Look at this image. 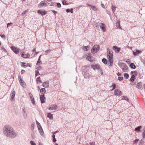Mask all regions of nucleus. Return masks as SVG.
<instances>
[{"label":"nucleus","instance_id":"obj_1","mask_svg":"<svg viewBox=\"0 0 145 145\" xmlns=\"http://www.w3.org/2000/svg\"><path fill=\"white\" fill-rule=\"evenodd\" d=\"M3 132L5 136L9 138H14L16 135L15 132L9 125H6L4 127Z\"/></svg>","mask_w":145,"mask_h":145},{"label":"nucleus","instance_id":"obj_2","mask_svg":"<svg viewBox=\"0 0 145 145\" xmlns=\"http://www.w3.org/2000/svg\"><path fill=\"white\" fill-rule=\"evenodd\" d=\"M100 48L99 45H96L93 46L91 49V52L93 54H95L98 52Z\"/></svg>","mask_w":145,"mask_h":145},{"label":"nucleus","instance_id":"obj_3","mask_svg":"<svg viewBox=\"0 0 145 145\" xmlns=\"http://www.w3.org/2000/svg\"><path fill=\"white\" fill-rule=\"evenodd\" d=\"M107 57L108 59L109 60H113V55L112 53H111L110 49L109 48L107 49Z\"/></svg>","mask_w":145,"mask_h":145},{"label":"nucleus","instance_id":"obj_4","mask_svg":"<svg viewBox=\"0 0 145 145\" xmlns=\"http://www.w3.org/2000/svg\"><path fill=\"white\" fill-rule=\"evenodd\" d=\"M92 68L94 70L99 71L100 69L99 66L97 64H93L91 65Z\"/></svg>","mask_w":145,"mask_h":145},{"label":"nucleus","instance_id":"obj_5","mask_svg":"<svg viewBox=\"0 0 145 145\" xmlns=\"http://www.w3.org/2000/svg\"><path fill=\"white\" fill-rule=\"evenodd\" d=\"M48 109L50 110H57V106L56 105L53 104L50 106L48 108Z\"/></svg>","mask_w":145,"mask_h":145},{"label":"nucleus","instance_id":"obj_6","mask_svg":"<svg viewBox=\"0 0 145 145\" xmlns=\"http://www.w3.org/2000/svg\"><path fill=\"white\" fill-rule=\"evenodd\" d=\"M38 13L42 16L46 14L47 13V11L44 10H39L37 11Z\"/></svg>","mask_w":145,"mask_h":145},{"label":"nucleus","instance_id":"obj_7","mask_svg":"<svg viewBox=\"0 0 145 145\" xmlns=\"http://www.w3.org/2000/svg\"><path fill=\"white\" fill-rule=\"evenodd\" d=\"M22 114L24 118L26 119L27 117V114L25 108L23 107L22 109Z\"/></svg>","mask_w":145,"mask_h":145},{"label":"nucleus","instance_id":"obj_8","mask_svg":"<svg viewBox=\"0 0 145 145\" xmlns=\"http://www.w3.org/2000/svg\"><path fill=\"white\" fill-rule=\"evenodd\" d=\"M99 26L101 29L103 31H106L105 25L102 23H101L99 25Z\"/></svg>","mask_w":145,"mask_h":145},{"label":"nucleus","instance_id":"obj_9","mask_svg":"<svg viewBox=\"0 0 145 145\" xmlns=\"http://www.w3.org/2000/svg\"><path fill=\"white\" fill-rule=\"evenodd\" d=\"M12 50L16 54H18L19 52V49L14 46H12L10 47Z\"/></svg>","mask_w":145,"mask_h":145},{"label":"nucleus","instance_id":"obj_10","mask_svg":"<svg viewBox=\"0 0 145 145\" xmlns=\"http://www.w3.org/2000/svg\"><path fill=\"white\" fill-rule=\"evenodd\" d=\"M39 6L40 7H42L43 6H47L48 5L47 4L46 1H41L39 4Z\"/></svg>","mask_w":145,"mask_h":145},{"label":"nucleus","instance_id":"obj_11","mask_svg":"<svg viewBox=\"0 0 145 145\" xmlns=\"http://www.w3.org/2000/svg\"><path fill=\"white\" fill-rule=\"evenodd\" d=\"M21 56L22 57L24 58H27L29 57L30 56V55L28 53L25 54L23 52L21 53Z\"/></svg>","mask_w":145,"mask_h":145},{"label":"nucleus","instance_id":"obj_12","mask_svg":"<svg viewBox=\"0 0 145 145\" xmlns=\"http://www.w3.org/2000/svg\"><path fill=\"white\" fill-rule=\"evenodd\" d=\"M114 94L116 95H120L121 94V92L119 89H116L114 91Z\"/></svg>","mask_w":145,"mask_h":145},{"label":"nucleus","instance_id":"obj_13","mask_svg":"<svg viewBox=\"0 0 145 145\" xmlns=\"http://www.w3.org/2000/svg\"><path fill=\"white\" fill-rule=\"evenodd\" d=\"M15 94V92L14 89H13L12 92L10 93V96L11 97V101H13L14 98V97Z\"/></svg>","mask_w":145,"mask_h":145},{"label":"nucleus","instance_id":"obj_14","mask_svg":"<svg viewBox=\"0 0 145 145\" xmlns=\"http://www.w3.org/2000/svg\"><path fill=\"white\" fill-rule=\"evenodd\" d=\"M113 50L115 51L116 53H118L121 49L120 48H118L116 46H114L113 47Z\"/></svg>","mask_w":145,"mask_h":145},{"label":"nucleus","instance_id":"obj_15","mask_svg":"<svg viewBox=\"0 0 145 145\" xmlns=\"http://www.w3.org/2000/svg\"><path fill=\"white\" fill-rule=\"evenodd\" d=\"M44 95H41L40 96V99L41 102L42 103H43L45 102V98L44 97Z\"/></svg>","mask_w":145,"mask_h":145},{"label":"nucleus","instance_id":"obj_16","mask_svg":"<svg viewBox=\"0 0 145 145\" xmlns=\"http://www.w3.org/2000/svg\"><path fill=\"white\" fill-rule=\"evenodd\" d=\"M89 54L88 53H86L84 55V57H85L87 56L86 59L89 61H91V58L92 57L90 56H88V55H89Z\"/></svg>","mask_w":145,"mask_h":145},{"label":"nucleus","instance_id":"obj_17","mask_svg":"<svg viewBox=\"0 0 145 145\" xmlns=\"http://www.w3.org/2000/svg\"><path fill=\"white\" fill-rule=\"evenodd\" d=\"M141 52V51L137 50L133 51V53L134 56H137L140 54Z\"/></svg>","mask_w":145,"mask_h":145},{"label":"nucleus","instance_id":"obj_18","mask_svg":"<svg viewBox=\"0 0 145 145\" xmlns=\"http://www.w3.org/2000/svg\"><path fill=\"white\" fill-rule=\"evenodd\" d=\"M39 131L41 136H43L44 135V133L42 127L38 129Z\"/></svg>","mask_w":145,"mask_h":145},{"label":"nucleus","instance_id":"obj_19","mask_svg":"<svg viewBox=\"0 0 145 145\" xmlns=\"http://www.w3.org/2000/svg\"><path fill=\"white\" fill-rule=\"evenodd\" d=\"M142 84V83L141 82L138 83L136 86V88L138 89L141 88Z\"/></svg>","mask_w":145,"mask_h":145},{"label":"nucleus","instance_id":"obj_20","mask_svg":"<svg viewBox=\"0 0 145 145\" xmlns=\"http://www.w3.org/2000/svg\"><path fill=\"white\" fill-rule=\"evenodd\" d=\"M142 126H138L137 127H136L135 129V131L137 132H140V129L141 128Z\"/></svg>","mask_w":145,"mask_h":145},{"label":"nucleus","instance_id":"obj_21","mask_svg":"<svg viewBox=\"0 0 145 145\" xmlns=\"http://www.w3.org/2000/svg\"><path fill=\"white\" fill-rule=\"evenodd\" d=\"M40 92L42 94L44 95V94L46 92L45 89L44 88L41 89H40Z\"/></svg>","mask_w":145,"mask_h":145},{"label":"nucleus","instance_id":"obj_22","mask_svg":"<svg viewBox=\"0 0 145 145\" xmlns=\"http://www.w3.org/2000/svg\"><path fill=\"white\" fill-rule=\"evenodd\" d=\"M116 26L117 28H119L121 29H122L120 27L119 21H117L116 24Z\"/></svg>","mask_w":145,"mask_h":145},{"label":"nucleus","instance_id":"obj_23","mask_svg":"<svg viewBox=\"0 0 145 145\" xmlns=\"http://www.w3.org/2000/svg\"><path fill=\"white\" fill-rule=\"evenodd\" d=\"M89 47H90L89 46H84L83 47L82 49L84 51H87L89 49Z\"/></svg>","mask_w":145,"mask_h":145},{"label":"nucleus","instance_id":"obj_24","mask_svg":"<svg viewBox=\"0 0 145 145\" xmlns=\"http://www.w3.org/2000/svg\"><path fill=\"white\" fill-rule=\"evenodd\" d=\"M47 117L49 118L50 120H52L53 119V115L50 113L48 114Z\"/></svg>","mask_w":145,"mask_h":145},{"label":"nucleus","instance_id":"obj_25","mask_svg":"<svg viewBox=\"0 0 145 145\" xmlns=\"http://www.w3.org/2000/svg\"><path fill=\"white\" fill-rule=\"evenodd\" d=\"M128 69V67L127 66H124L122 68V70L123 72H126V71Z\"/></svg>","mask_w":145,"mask_h":145},{"label":"nucleus","instance_id":"obj_26","mask_svg":"<svg viewBox=\"0 0 145 145\" xmlns=\"http://www.w3.org/2000/svg\"><path fill=\"white\" fill-rule=\"evenodd\" d=\"M20 83L22 86L23 87H25L26 86V84H25V82L22 80V81L20 82Z\"/></svg>","mask_w":145,"mask_h":145},{"label":"nucleus","instance_id":"obj_27","mask_svg":"<svg viewBox=\"0 0 145 145\" xmlns=\"http://www.w3.org/2000/svg\"><path fill=\"white\" fill-rule=\"evenodd\" d=\"M131 74H132V76H135L137 74V72L135 71H131Z\"/></svg>","mask_w":145,"mask_h":145},{"label":"nucleus","instance_id":"obj_28","mask_svg":"<svg viewBox=\"0 0 145 145\" xmlns=\"http://www.w3.org/2000/svg\"><path fill=\"white\" fill-rule=\"evenodd\" d=\"M48 82H45L43 83L42 84V85L44 87H46L47 86H48Z\"/></svg>","mask_w":145,"mask_h":145},{"label":"nucleus","instance_id":"obj_29","mask_svg":"<svg viewBox=\"0 0 145 145\" xmlns=\"http://www.w3.org/2000/svg\"><path fill=\"white\" fill-rule=\"evenodd\" d=\"M143 131L142 133V137L143 138H145V128H144L143 130Z\"/></svg>","mask_w":145,"mask_h":145},{"label":"nucleus","instance_id":"obj_30","mask_svg":"<svg viewBox=\"0 0 145 145\" xmlns=\"http://www.w3.org/2000/svg\"><path fill=\"white\" fill-rule=\"evenodd\" d=\"M135 79V76H132L130 78V81L131 82H133Z\"/></svg>","mask_w":145,"mask_h":145},{"label":"nucleus","instance_id":"obj_31","mask_svg":"<svg viewBox=\"0 0 145 145\" xmlns=\"http://www.w3.org/2000/svg\"><path fill=\"white\" fill-rule=\"evenodd\" d=\"M73 9L71 8V9H70L69 8L67 9L66 10V11L67 12H71V13H73Z\"/></svg>","mask_w":145,"mask_h":145},{"label":"nucleus","instance_id":"obj_32","mask_svg":"<svg viewBox=\"0 0 145 145\" xmlns=\"http://www.w3.org/2000/svg\"><path fill=\"white\" fill-rule=\"evenodd\" d=\"M111 8L112 12H113V13H114L116 10V7L113 5L112 7Z\"/></svg>","mask_w":145,"mask_h":145},{"label":"nucleus","instance_id":"obj_33","mask_svg":"<svg viewBox=\"0 0 145 145\" xmlns=\"http://www.w3.org/2000/svg\"><path fill=\"white\" fill-rule=\"evenodd\" d=\"M31 102L34 105L35 104V101L34 99V98L33 97H32V98H30Z\"/></svg>","mask_w":145,"mask_h":145},{"label":"nucleus","instance_id":"obj_34","mask_svg":"<svg viewBox=\"0 0 145 145\" xmlns=\"http://www.w3.org/2000/svg\"><path fill=\"white\" fill-rule=\"evenodd\" d=\"M110 87L112 88V90H113L115 89L116 88V85L115 84L113 83L112 86H110Z\"/></svg>","mask_w":145,"mask_h":145},{"label":"nucleus","instance_id":"obj_35","mask_svg":"<svg viewBox=\"0 0 145 145\" xmlns=\"http://www.w3.org/2000/svg\"><path fill=\"white\" fill-rule=\"evenodd\" d=\"M130 66L131 68L133 69H135L136 67L135 65L133 63H131Z\"/></svg>","mask_w":145,"mask_h":145},{"label":"nucleus","instance_id":"obj_36","mask_svg":"<svg viewBox=\"0 0 145 145\" xmlns=\"http://www.w3.org/2000/svg\"><path fill=\"white\" fill-rule=\"evenodd\" d=\"M40 77H38L36 79L37 83L39 82L40 83H42L41 81L40 80Z\"/></svg>","mask_w":145,"mask_h":145},{"label":"nucleus","instance_id":"obj_37","mask_svg":"<svg viewBox=\"0 0 145 145\" xmlns=\"http://www.w3.org/2000/svg\"><path fill=\"white\" fill-rule=\"evenodd\" d=\"M36 122L37 126L38 128L39 129L40 128L42 127L41 126L40 124V123L39 122H38L37 121H36Z\"/></svg>","mask_w":145,"mask_h":145},{"label":"nucleus","instance_id":"obj_38","mask_svg":"<svg viewBox=\"0 0 145 145\" xmlns=\"http://www.w3.org/2000/svg\"><path fill=\"white\" fill-rule=\"evenodd\" d=\"M21 66L22 67H27V66L26 65V64L24 62H21Z\"/></svg>","mask_w":145,"mask_h":145},{"label":"nucleus","instance_id":"obj_39","mask_svg":"<svg viewBox=\"0 0 145 145\" xmlns=\"http://www.w3.org/2000/svg\"><path fill=\"white\" fill-rule=\"evenodd\" d=\"M102 62L105 64H106L107 63V60L106 59L103 58L102 60Z\"/></svg>","mask_w":145,"mask_h":145},{"label":"nucleus","instance_id":"obj_40","mask_svg":"<svg viewBox=\"0 0 145 145\" xmlns=\"http://www.w3.org/2000/svg\"><path fill=\"white\" fill-rule=\"evenodd\" d=\"M124 76V77L126 79H128L129 78V75L127 73H125Z\"/></svg>","mask_w":145,"mask_h":145},{"label":"nucleus","instance_id":"obj_41","mask_svg":"<svg viewBox=\"0 0 145 145\" xmlns=\"http://www.w3.org/2000/svg\"><path fill=\"white\" fill-rule=\"evenodd\" d=\"M113 60H111L110 61V60H109V61L110 62V64H109V65L110 66H112V65H113Z\"/></svg>","mask_w":145,"mask_h":145},{"label":"nucleus","instance_id":"obj_42","mask_svg":"<svg viewBox=\"0 0 145 145\" xmlns=\"http://www.w3.org/2000/svg\"><path fill=\"white\" fill-rule=\"evenodd\" d=\"M34 124H32L31 126V130L32 131H33L34 129Z\"/></svg>","mask_w":145,"mask_h":145},{"label":"nucleus","instance_id":"obj_43","mask_svg":"<svg viewBox=\"0 0 145 145\" xmlns=\"http://www.w3.org/2000/svg\"><path fill=\"white\" fill-rule=\"evenodd\" d=\"M28 12L27 10H25L24 11L22 14V15L23 16Z\"/></svg>","mask_w":145,"mask_h":145},{"label":"nucleus","instance_id":"obj_44","mask_svg":"<svg viewBox=\"0 0 145 145\" xmlns=\"http://www.w3.org/2000/svg\"><path fill=\"white\" fill-rule=\"evenodd\" d=\"M56 5V3L54 2H51L50 6H54Z\"/></svg>","mask_w":145,"mask_h":145},{"label":"nucleus","instance_id":"obj_45","mask_svg":"<svg viewBox=\"0 0 145 145\" xmlns=\"http://www.w3.org/2000/svg\"><path fill=\"white\" fill-rule=\"evenodd\" d=\"M92 9L94 11H97L98 10V8H96V7L94 6Z\"/></svg>","mask_w":145,"mask_h":145},{"label":"nucleus","instance_id":"obj_46","mask_svg":"<svg viewBox=\"0 0 145 145\" xmlns=\"http://www.w3.org/2000/svg\"><path fill=\"white\" fill-rule=\"evenodd\" d=\"M122 99L125 100L127 101L128 100V98L126 97H123L122 98Z\"/></svg>","mask_w":145,"mask_h":145},{"label":"nucleus","instance_id":"obj_47","mask_svg":"<svg viewBox=\"0 0 145 145\" xmlns=\"http://www.w3.org/2000/svg\"><path fill=\"white\" fill-rule=\"evenodd\" d=\"M30 143L31 145H36V144L33 141H30Z\"/></svg>","mask_w":145,"mask_h":145},{"label":"nucleus","instance_id":"obj_48","mask_svg":"<svg viewBox=\"0 0 145 145\" xmlns=\"http://www.w3.org/2000/svg\"><path fill=\"white\" fill-rule=\"evenodd\" d=\"M40 74H39V72L38 71V70L37 71H36V74H35V76H37L38 75H39Z\"/></svg>","mask_w":145,"mask_h":145},{"label":"nucleus","instance_id":"obj_49","mask_svg":"<svg viewBox=\"0 0 145 145\" xmlns=\"http://www.w3.org/2000/svg\"><path fill=\"white\" fill-rule=\"evenodd\" d=\"M123 79V77H120L118 78V80L119 81H121Z\"/></svg>","mask_w":145,"mask_h":145},{"label":"nucleus","instance_id":"obj_50","mask_svg":"<svg viewBox=\"0 0 145 145\" xmlns=\"http://www.w3.org/2000/svg\"><path fill=\"white\" fill-rule=\"evenodd\" d=\"M57 7L60 8L61 7V4L59 3H57Z\"/></svg>","mask_w":145,"mask_h":145},{"label":"nucleus","instance_id":"obj_51","mask_svg":"<svg viewBox=\"0 0 145 145\" xmlns=\"http://www.w3.org/2000/svg\"><path fill=\"white\" fill-rule=\"evenodd\" d=\"M62 3L64 5H67V4L66 3V1L65 0H63L62 1Z\"/></svg>","mask_w":145,"mask_h":145},{"label":"nucleus","instance_id":"obj_52","mask_svg":"<svg viewBox=\"0 0 145 145\" xmlns=\"http://www.w3.org/2000/svg\"><path fill=\"white\" fill-rule=\"evenodd\" d=\"M98 71L100 72L101 74L103 75V72L102 71V70L101 69H100Z\"/></svg>","mask_w":145,"mask_h":145},{"label":"nucleus","instance_id":"obj_53","mask_svg":"<svg viewBox=\"0 0 145 145\" xmlns=\"http://www.w3.org/2000/svg\"><path fill=\"white\" fill-rule=\"evenodd\" d=\"M12 25V23L10 22L9 23H8L7 24V27H8L10 25Z\"/></svg>","mask_w":145,"mask_h":145},{"label":"nucleus","instance_id":"obj_54","mask_svg":"<svg viewBox=\"0 0 145 145\" xmlns=\"http://www.w3.org/2000/svg\"><path fill=\"white\" fill-rule=\"evenodd\" d=\"M138 141V139H135L134 141V143H137Z\"/></svg>","mask_w":145,"mask_h":145},{"label":"nucleus","instance_id":"obj_55","mask_svg":"<svg viewBox=\"0 0 145 145\" xmlns=\"http://www.w3.org/2000/svg\"><path fill=\"white\" fill-rule=\"evenodd\" d=\"M18 80L20 82L22 81L23 80H22L21 77L20 76H18Z\"/></svg>","mask_w":145,"mask_h":145},{"label":"nucleus","instance_id":"obj_56","mask_svg":"<svg viewBox=\"0 0 145 145\" xmlns=\"http://www.w3.org/2000/svg\"><path fill=\"white\" fill-rule=\"evenodd\" d=\"M31 137L33 138L34 139L35 138V136L34 134H32L31 135Z\"/></svg>","mask_w":145,"mask_h":145},{"label":"nucleus","instance_id":"obj_57","mask_svg":"<svg viewBox=\"0 0 145 145\" xmlns=\"http://www.w3.org/2000/svg\"><path fill=\"white\" fill-rule=\"evenodd\" d=\"M40 62V60L38 59L37 63V65H39V64Z\"/></svg>","mask_w":145,"mask_h":145},{"label":"nucleus","instance_id":"obj_58","mask_svg":"<svg viewBox=\"0 0 145 145\" xmlns=\"http://www.w3.org/2000/svg\"><path fill=\"white\" fill-rule=\"evenodd\" d=\"M29 94L30 96V98H32V97H33V95H32V94L30 93H29Z\"/></svg>","mask_w":145,"mask_h":145},{"label":"nucleus","instance_id":"obj_59","mask_svg":"<svg viewBox=\"0 0 145 145\" xmlns=\"http://www.w3.org/2000/svg\"><path fill=\"white\" fill-rule=\"evenodd\" d=\"M51 52V50H46V51H45V52L46 53H49V52Z\"/></svg>","mask_w":145,"mask_h":145},{"label":"nucleus","instance_id":"obj_60","mask_svg":"<svg viewBox=\"0 0 145 145\" xmlns=\"http://www.w3.org/2000/svg\"><path fill=\"white\" fill-rule=\"evenodd\" d=\"M52 11L54 13V14L55 15L56 14V13L57 12H56L54 10H52Z\"/></svg>","mask_w":145,"mask_h":145},{"label":"nucleus","instance_id":"obj_61","mask_svg":"<svg viewBox=\"0 0 145 145\" xmlns=\"http://www.w3.org/2000/svg\"><path fill=\"white\" fill-rule=\"evenodd\" d=\"M0 36L2 38H5V35L4 34L3 35H1Z\"/></svg>","mask_w":145,"mask_h":145},{"label":"nucleus","instance_id":"obj_62","mask_svg":"<svg viewBox=\"0 0 145 145\" xmlns=\"http://www.w3.org/2000/svg\"><path fill=\"white\" fill-rule=\"evenodd\" d=\"M90 145H95L94 142H91L90 143Z\"/></svg>","mask_w":145,"mask_h":145},{"label":"nucleus","instance_id":"obj_63","mask_svg":"<svg viewBox=\"0 0 145 145\" xmlns=\"http://www.w3.org/2000/svg\"><path fill=\"white\" fill-rule=\"evenodd\" d=\"M1 50H3V51H5L6 50L3 47H1Z\"/></svg>","mask_w":145,"mask_h":145},{"label":"nucleus","instance_id":"obj_64","mask_svg":"<svg viewBox=\"0 0 145 145\" xmlns=\"http://www.w3.org/2000/svg\"><path fill=\"white\" fill-rule=\"evenodd\" d=\"M142 62L144 63L145 64V58L143 59L142 60Z\"/></svg>","mask_w":145,"mask_h":145}]
</instances>
